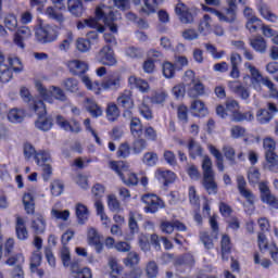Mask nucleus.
Listing matches in <instances>:
<instances>
[{"label":"nucleus","instance_id":"nucleus-1","mask_svg":"<svg viewBox=\"0 0 278 278\" xmlns=\"http://www.w3.org/2000/svg\"><path fill=\"white\" fill-rule=\"evenodd\" d=\"M117 13L115 14L112 8L108 5H100L96 9V18H87L84 21V23L87 27H91V29H97V31L103 34V31H105V27L99 23V21H102V23L109 27L110 31H112V34H118V26L116 23H114V21H117Z\"/></svg>","mask_w":278,"mask_h":278},{"label":"nucleus","instance_id":"nucleus-2","mask_svg":"<svg viewBox=\"0 0 278 278\" xmlns=\"http://www.w3.org/2000/svg\"><path fill=\"white\" fill-rule=\"evenodd\" d=\"M244 68H247L250 72V83L251 86L256 92H262V84L265 86V88L268 89L269 98L276 99L278 101V88L277 85L271 81L268 76L262 75L260 73V70L255 67L253 64L245 62Z\"/></svg>","mask_w":278,"mask_h":278},{"label":"nucleus","instance_id":"nucleus-3","mask_svg":"<svg viewBox=\"0 0 278 278\" xmlns=\"http://www.w3.org/2000/svg\"><path fill=\"white\" fill-rule=\"evenodd\" d=\"M30 109L38 116V119L35 122L36 129H39V131H50L53 127V118L51 116L45 117L47 114L45 102L42 100H33Z\"/></svg>","mask_w":278,"mask_h":278},{"label":"nucleus","instance_id":"nucleus-4","mask_svg":"<svg viewBox=\"0 0 278 278\" xmlns=\"http://www.w3.org/2000/svg\"><path fill=\"white\" fill-rule=\"evenodd\" d=\"M109 167L118 175L125 186H138V176L129 169V164L125 161H110Z\"/></svg>","mask_w":278,"mask_h":278},{"label":"nucleus","instance_id":"nucleus-5","mask_svg":"<svg viewBox=\"0 0 278 278\" xmlns=\"http://www.w3.org/2000/svg\"><path fill=\"white\" fill-rule=\"evenodd\" d=\"M202 172H203V187L208 194H216L218 186L214 180V169L212 168V159L204 155L202 160Z\"/></svg>","mask_w":278,"mask_h":278},{"label":"nucleus","instance_id":"nucleus-6","mask_svg":"<svg viewBox=\"0 0 278 278\" xmlns=\"http://www.w3.org/2000/svg\"><path fill=\"white\" fill-rule=\"evenodd\" d=\"M227 7L219 11L218 22L233 25L238 21V4L233 0H226Z\"/></svg>","mask_w":278,"mask_h":278},{"label":"nucleus","instance_id":"nucleus-7","mask_svg":"<svg viewBox=\"0 0 278 278\" xmlns=\"http://www.w3.org/2000/svg\"><path fill=\"white\" fill-rule=\"evenodd\" d=\"M36 88L40 97L43 99V101H47L48 103H53V97L58 101L66 100V94L64 93V90H62L61 88L52 87V90L49 91L40 83H36Z\"/></svg>","mask_w":278,"mask_h":278},{"label":"nucleus","instance_id":"nucleus-8","mask_svg":"<svg viewBox=\"0 0 278 278\" xmlns=\"http://www.w3.org/2000/svg\"><path fill=\"white\" fill-rule=\"evenodd\" d=\"M102 90L116 92L123 87V75L118 72L109 73L100 84Z\"/></svg>","mask_w":278,"mask_h":278},{"label":"nucleus","instance_id":"nucleus-9","mask_svg":"<svg viewBox=\"0 0 278 278\" xmlns=\"http://www.w3.org/2000/svg\"><path fill=\"white\" fill-rule=\"evenodd\" d=\"M39 42H54L60 36V28L58 26L45 25L36 31Z\"/></svg>","mask_w":278,"mask_h":278},{"label":"nucleus","instance_id":"nucleus-10","mask_svg":"<svg viewBox=\"0 0 278 278\" xmlns=\"http://www.w3.org/2000/svg\"><path fill=\"white\" fill-rule=\"evenodd\" d=\"M258 190L261 192V201L266 203L271 210H278V199L270 191L268 187V181L258 182Z\"/></svg>","mask_w":278,"mask_h":278},{"label":"nucleus","instance_id":"nucleus-11","mask_svg":"<svg viewBox=\"0 0 278 278\" xmlns=\"http://www.w3.org/2000/svg\"><path fill=\"white\" fill-rule=\"evenodd\" d=\"M141 201L146 204L144 212L147 214H155L157 210H162V207H164V201L153 193L143 194L141 197Z\"/></svg>","mask_w":278,"mask_h":278},{"label":"nucleus","instance_id":"nucleus-12","mask_svg":"<svg viewBox=\"0 0 278 278\" xmlns=\"http://www.w3.org/2000/svg\"><path fill=\"white\" fill-rule=\"evenodd\" d=\"M96 59L103 66H116V55L110 46H104L97 54Z\"/></svg>","mask_w":278,"mask_h":278},{"label":"nucleus","instance_id":"nucleus-13","mask_svg":"<svg viewBox=\"0 0 278 278\" xmlns=\"http://www.w3.org/2000/svg\"><path fill=\"white\" fill-rule=\"evenodd\" d=\"M117 105H119V108H124V110H126L124 112V116H130L131 115V111L134 108V97L131 93V90H124L123 92L119 93V96L117 97Z\"/></svg>","mask_w":278,"mask_h":278},{"label":"nucleus","instance_id":"nucleus-14","mask_svg":"<svg viewBox=\"0 0 278 278\" xmlns=\"http://www.w3.org/2000/svg\"><path fill=\"white\" fill-rule=\"evenodd\" d=\"M52 3H54L55 8L48 7L45 11L46 16L52 21H56L58 23H63L64 15H62L58 10H64V0H52Z\"/></svg>","mask_w":278,"mask_h":278},{"label":"nucleus","instance_id":"nucleus-15","mask_svg":"<svg viewBox=\"0 0 278 278\" xmlns=\"http://www.w3.org/2000/svg\"><path fill=\"white\" fill-rule=\"evenodd\" d=\"M237 188L239 190V194H241L250 205L255 204V194L247 188V180L242 176L237 177Z\"/></svg>","mask_w":278,"mask_h":278},{"label":"nucleus","instance_id":"nucleus-16","mask_svg":"<svg viewBox=\"0 0 278 278\" xmlns=\"http://www.w3.org/2000/svg\"><path fill=\"white\" fill-rule=\"evenodd\" d=\"M175 13L177 14L179 21L185 25H190L194 23V16L190 13V9L187 8L182 2H178L175 7Z\"/></svg>","mask_w":278,"mask_h":278},{"label":"nucleus","instance_id":"nucleus-17","mask_svg":"<svg viewBox=\"0 0 278 278\" xmlns=\"http://www.w3.org/2000/svg\"><path fill=\"white\" fill-rule=\"evenodd\" d=\"M228 88L231 90V92H235L237 97H240L243 101H249V98L251 97V90L249 88L244 87L241 83H238L236 80L228 81Z\"/></svg>","mask_w":278,"mask_h":278},{"label":"nucleus","instance_id":"nucleus-18","mask_svg":"<svg viewBox=\"0 0 278 278\" xmlns=\"http://www.w3.org/2000/svg\"><path fill=\"white\" fill-rule=\"evenodd\" d=\"M56 125H59L61 129H64V131H71V134H79V131H81V126L77 121L72 119V123H70L62 115L56 116Z\"/></svg>","mask_w":278,"mask_h":278},{"label":"nucleus","instance_id":"nucleus-19","mask_svg":"<svg viewBox=\"0 0 278 278\" xmlns=\"http://www.w3.org/2000/svg\"><path fill=\"white\" fill-rule=\"evenodd\" d=\"M87 240L90 247H94L97 253H101L103 251V243H101V236L99 231L94 228H89L87 232Z\"/></svg>","mask_w":278,"mask_h":278},{"label":"nucleus","instance_id":"nucleus-20","mask_svg":"<svg viewBox=\"0 0 278 278\" xmlns=\"http://www.w3.org/2000/svg\"><path fill=\"white\" fill-rule=\"evenodd\" d=\"M163 1L164 0H143L141 9L139 10L140 14H143L144 16H151V14H155L160 3Z\"/></svg>","mask_w":278,"mask_h":278},{"label":"nucleus","instance_id":"nucleus-21","mask_svg":"<svg viewBox=\"0 0 278 278\" xmlns=\"http://www.w3.org/2000/svg\"><path fill=\"white\" fill-rule=\"evenodd\" d=\"M27 38H31V29L27 26H22L14 35V43L20 47V49H25V42L23 41L27 40Z\"/></svg>","mask_w":278,"mask_h":278},{"label":"nucleus","instance_id":"nucleus-22","mask_svg":"<svg viewBox=\"0 0 278 278\" xmlns=\"http://www.w3.org/2000/svg\"><path fill=\"white\" fill-rule=\"evenodd\" d=\"M67 67L72 75H84L88 71V63L81 60H72L67 62Z\"/></svg>","mask_w":278,"mask_h":278},{"label":"nucleus","instance_id":"nucleus-23","mask_svg":"<svg viewBox=\"0 0 278 278\" xmlns=\"http://www.w3.org/2000/svg\"><path fill=\"white\" fill-rule=\"evenodd\" d=\"M155 177L159 181H162L164 186H168V184H173V181L177 179L175 172L168 169H157L155 172Z\"/></svg>","mask_w":278,"mask_h":278},{"label":"nucleus","instance_id":"nucleus-24","mask_svg":"<svg viewBox=\"0 0 278 278\" xmlns=\"http://www.w3.org/2000/svg\"><path fill=\"white\" fill-rule=\"evenodd\" d=\"M30 227L34 233L38 236L40 233H45V229H47V222L45 220V217L42 215L36 214L33 217Z\"/></svg>","mask_w":278,"mask_h":278},{"label":"nucleus","instance_id":"nucleus-25","mask_svg":"<svg viewBox=\"0 0 278 278\" xmlns=\"http://www.w3.org/2000/svg\"><path fill=\"white\" fill-rule=\"evenodd\" d=\"M76 218L79 225H86L88 218H90V211L88 206L83 203H77L75 206Z\"/></svg>","mask_w":278,"mask_h":278},{"label":"nucleus","instance_id":"nucleus-26","mask_svg":"<svg viewBox=\"0 0 278 278\" xmlns=\"http://www.w3.org/2000/svg\"><path fill=\"white\" fill-rule=\"evenodd\" d=\"M187 148L191 160H197V157L203 156V147L197 140L190 139Z\"/></svg>","mask_w":278,"mask_h":278},{"label":"nucleus","instance_id":"nucleus-27","mask_svg":"<svg viewBox=\"0 0 278 278\" xmlns=\"http://www.w3.org/2000/svg\"><path fill=\"white\" fill-rule=\"evenodd\" d=\"M128 84L131 88H138L140 92L147 93L149 90H151V87L149 86V83L144 79L138 78L136 76H130L128 78Z\"/></svg>","mask_w":278,"mask_h":278},{"label":"nucleus","instance_id":"nucleus-28","mask_svg":"<svg viewBox=\"0 0 278 278\" xmlns=\"http://www.w3.org/2000/svg\"><path fill=\"white\" fill-rule=\"evenodd\" d=\"M265 168L270 173H278V155L276 152H265Z\"/></svg>","mask_w":278,"mask_h":278},{"label":"nucleus","instance_id":"nucleus-29","mask_svg":"<svg viewBox=\"0 0 278 278\" xmlns=\"http://www.w3.org/2000/svg\"><path fill=\"white\" fill-rule=\"evenodd\" d=\"M250 46L257 53H266V51L268 50V43L266 42V39H264V37L262 36L250 39Z\"/></svg>","mask_w":278,"mask_h":278},{"label":"nucleus","instance_id":"nucleus-30","mask_svg":"<svg viewBox=\"0 0 278 278\" xmlns=\"http://www.w3.org/2000/svg\"><path fill=\"white\" fill-rule=\"evenodd\" d=\"M198 31L202 36H210L212 34V17L208 14H205L199 23Z\"/></svg>","mask_w":278,"mask_h":278},{"label":"nucleus","instance_id":"nucleus-31","mask_svg":"<svg viewBox=\"0 0 278 278\" xmlns=\"http://www.w3.org/2000/svg\"><path fill=\"white\" fill-rule=\"evenodd\" d=\"M31 192H34V189L30 190V192L25 193L23 197V204L26 214H34V212H36V202Z\"/></svg>","mask_w":278,"mask_h":278},{"label":"nucleus","instance_id":"nucleus-32","mask_svg":"<svg viewBox=\"0 0 278 278\" xmlns=\"http://www.w3.org/2000/svg\"><path fill=\"white\" fill-rule=\"evenodd\" d=\"M15 229L18 240H27L29 238V232L27 231V227H25V219H23V217H16Z\"/></svg>","mask_w":278,"mask_h":278},{"label":"nucleus","instance_id":"nucleus-33","mask_svg":"<svg viewBox=\"0 0 278 278\" xmlns=\"http://www.w3.org/2000/svg\"><path fill=\"white\" fill-rule=\"evenodd\" d=\"M257 10H258L261 16H263L265 18V21H268L269 23L278 22V15L275 14L268 5L260 4Z\"/></svg>","mask_w":278,"mask_h":278},{"label":"nucleus","instance_id":"nucleus-34","mask_svg":"<svg viewBox=\"0 0 278 278\" xmlns=\"http://www.w3.org/2000/svg\"><path fill=\"white\" fill-rule=\"evenodd\" d=\"M106 118L111 123L118 121V116H121V110H118V105L114 102H110L105 110Z\"/></svg>","mask_w":278,"mask_h":278},{"label":"nucleus","instance_id":"nucleus-35","mask_svg":"<svg viewBox=\"0 0 278 278\" xmlns=\"http://www.w3.org/2000/svg\"><path fill=\"white\" fill-rule=\"evenodd\" d=\"M8 121L10 123H23L25 121V110L23 109H11L8 113Z\"/></svg>","mask_w":278,"mask_h":278},{"label":"nucleus","instance_id":"nucleus-36","mask_svg":"<svg viewBox=\"0 0 278 278\" xmlns=\"http://www.w3.org/2000/svg\"><path fill=\"white\" fill-rule=\"evenodd\" d=\"M67 5L73 16H81L84 14V2L81 0H67Z\"/></svg>","mask_w":278,"mask_h":278},{"label":"nucleus","instance_id":"nucleus-37","mask_svg":"<svg viewBox=\"0 0 278 278\" xmlns=\"http://www.w3.org/2000/svg\"><path fill=\"white\" fill-rule=\"evenodd\" d=\"M50 216L54 220H63V223H66V220L71 218V211L68 210L61 211L58 207L53 206L51 208Z\"/></svg>","mask_w":278,"mask_h":278},{"label":"nucleus","instance_id":"nucleus-38","mask_svg":"<svg viewBox=\"0 0 278 278\" xmlns=\"http://www.w3.org/2000/svg\"><path fill=\"white\" fill-rule=\"evenodd\" d=\"M3 24L5 29H9V31H16V28L18 27V20L16 18V15L9 13L4 15Z\"/></svg>","mask_w":278,"mask_h":278},{"label":"nucleus","instance_id":"nucleus-39","mask_svg":"<svg viewBox=\"0 0 278 278\" xmlns=\"http://www.w3.org/2000/svg\"><path fill=\"white\" fill-rule=\"evenodd\" d=\"M72 273H75V278H92V271H90V268L85 267L83 269H79L78 263H73L71 265Z\"/></svg>","mask_w":278,"mask_h":278},{"label":"nucleus","instance_id":"nucleus-40","mask_svg":"<svg viewBox=\"0 0 278 278\" xmlns=\"http://www.w3.org/2000/svg\"><path fill=\"white\" fill-rule=\"evenodd\" d=\"M130 134L134 138L142 136V122L138 117H132L130 121Z\"/></svg>","mask_w":278,"mask_h":278},{"label":"nucleus","instance_id":"nucleus-41","mask_svg":"<svg viewBox=\"0 0 278 278\" xmlns=\"http://www.w3.org/2000/svg\"><path fill=\"white\" fill-rule=\"evenodd\" d=\"M35 162L38 166H45L51 162V154L47 150H39L35 154Z\"/></svg>","mask_w":278,"mask_h":278},{"label":"nucleus","instance_id":"nucleus-42","mask_svg":"<svg viewBox=\"0 0 278 278\" xmlns=\"http://www.w3.org/2000/svg\"><path fill=\"white\" fill-rule=\"evenodd\" d=\"M191 88L188 90L189 97L192 99H197L200 94H203L205 87H203V84L201 80H195L194 83H191Z\"/></svg>","mask_w":278,"mask_h":278},{"label":"nucleus","instance_id":"nucleus-43","mask_svg":"<svg viewBox=\"0 0 278 278\" xmlns=\"http://www.w3.org/2000/svg\"><path fill=\"white\" fill-rule=\"evenodd\" d=\"M263 25L264 23L260 17H253L247 21L245 27L250 34H255L258 29H262Z\"/></svg>","mask_w":278,"mask_h":278},{"label":"nucleus","instance_id":"nucleus-44","mask_svg":"<svg viewBox=\"0 0 278 278\" xmlns=\"http://www.w3.org/2000/svg\"><path fill=\"white\" fill-rule=\"evenodd\" d=\"M87 110L93 116V118H99V116H102L103 110H101V106L97 105V102H94L92 99H87Z\"/></svg>","mask_w":278,"mask_h":278},{"label":"nucleus","instance_id":"nucleus-45","mask_svg":"<svg viewBox=\"0 0 278 278\" xmlns=\"http://www.w3.org/2000/svg\"><path fill=\"white\" fill-rule=\"evenodd\" d=\"M222 258L223 260H229V257H227L226 255H229V253L231 252V239H229V236L224 235L222 237Z\"/></svg>","mask_w":278,"mask_h":278},{"label":"nucleus","instance_id":"nucleus-46","mask_svg":"<svg viewBox=\"0 0 278 278\" xmlns=\"http://www.w3.org/2000/svg\"><path fill=\"white\" fill-rule=\"evenodd\" d=\"M256 121L260 125H268L273 121V117L266 109H260L256 111Z\"/></svg>","mask_w":278,"mask_h":278},{"label":"nucleus","instance_id":"nucleus-47","mask_svg":"<svg viewBox=\"0 0 278 278\" xmlns=\"http://www.w3.org/2000/svg\"><path fill=\"white\" fill-rule=\"evenodd\" d=\"M109 266L111 268V278H121V275H123V267L118 265V262L115 258H110Z\"/></svg>","mask_w":278,"mask_h":278},{"label":"nucleus","instance_id":"nucleus-48","mask_svg":"<svg viewBox=\"0 0 278 278\" xmlns=\"http://www.w3.org/2000/svg\"><path fill=\"white\" fill-rule=\"evenodd\" d=\"M42 264V254L35 251L30 256V271L36 273L37 268Z\"/></svg>","mask_w":278,"mask_h":278},{"label":"nucleus","instance_id":"nucleus-49","mask_svg":"<svg viewBox=\"0 0 278 278\" xmlns=\"http://www.w3.org/2000/svg\"><path fill=\"white\" fill-rule=\"evenodd\" d=\"M262 177V174L260 173V169L256 167H250L248 170V180L249 184L252 186H255V184H260V179Z\"/></svg>","mask_w":278,"mask_h":278},{"label":"nucleus","instance_id":"nucleus-50","mask_svg":"<svg viewBox=\"0 0 278 278\" xmlns=\"http://www.w3.org/2000/svg\"><path fill=\"white\" fill-rule=\"evenodd\" d=\"M13 77L12 70L7 64L0 65V81L8 84Z\"/></svg>","mask_w":278,"mask_h":278},{"label":"nucleus","instance_id":"nucleus-51","mask_svg":"<svg viewBox=\"0 0 278 278\" xmlns=\"http://www.w3.org/2000/svg\"><path fill=\"white\" fill-rule=\"evenodd\" d=\"M138 110L146 121H153V111L144 101L139 104Z\"/></svg>","mask_w":278,"mask_h":278},{"label":"nucleus","instance_id":"nucleus-52","mask_svg":"<svg viewBox=\"0 0 278 278\" xmlns=\"http://www.w3.org/2000/svg\"><path fill=\"white\" fill-rule=\"evenodd\" d=\"M63 86L67 92H77L79 90V81L75 78L65 79Z\"/></svg>","mask_w":278,"mask_h":278},{"label":"nucleus","instance_id":"nucleus-53","mask_svg":"<svg viewBox=\"0 0 278 278\" xmlns=\"http://www.w3.org/2000/svg\"><path fill=\"white\" fill-rule=\"evenodd\" d=\"M61 260L65 268H68V266H73V264H76L75 262H71V250H68L66 245H63V248L61 249Z\"/></svg>","mask_w":278,"mask_h":278},{"label":"nucleus","instance_id":"nucleus-54","mask_svg":"<svg viewBox=\"0 0 278 278\" xmlns=\"http://www.w3.org/2000/svg\"><path fill=\"white\" fill-rule=\"evenodd\" d=\"M8 60L11 66V71H14V73H23V63L21 62L20 58L9 56Z\"/></svg>","mask_w":278,"mask_h":278},{"label":"nucleus","instance_id":"nucleus-55","mask_svg":"<svg viewBox=\"0 0 278 278\" xmlns=\"http://www.w3.org/2000/svg\"><path fill=\"white\" fill-rule=\"evenodd\" d=\"M140 214L137 212L129 213L128 227L132 233L138 232V222L136 218H139Z\"/></svg>","mask_w":278,"mask_h":278},{"label":"nucleus","instance_id":"nucleus-56","mask_svg":"<svg viewBox=\"0 0 278 278\" xmlns=\"http://www.w3.org/2000/svg\"><path fill=\"white\" fill-rule=\"evenodd\" d=\"M189 203H191L193 207H201V200L194 187H189Z\"/></svg>","mask_w":278,"mask_h":278},{"label":"nucleus","instance_id":"nucleus-57","mask_svg":"<svg viewBox=\"0 0 278 278\" xmlns=\"http://www.w3.org/2000/svg\"><path fill=\"white\" fill-rule=\"evenodd\" d=\"M74 36L72 31H67L65 39L59 45L60 51H68L71 49V45H73Z\"/></svg>","mask_w":278,"mask_h":278},{"label":"nucleus","instance_id":"nucleus-58","mask_svg":"<svg viewBox=\"0 0 278 278\" xmlns=\"http://www.w3.org/2000/svg\"><path fill=\"white\" fill-rule=\"evenodd\" d=\"M144 149H147V139L137 138L132 142V151H134V153H136V154L142 153V151H144Z\"/></svg>","mask_w":278,"mask_h":278},{"label":"nucleus","instance_id":"nucleus-59","mask_svg":"<svg viewBox=\"0 0 278 278\" xmlns=\"http://www.w3.org/2000/svg\"><path fill=\"white\" fill-rule=\"evenodd\" d=\"M166 99H168V93L166 91H159L152 96L151 103L162 105V103H165Z\"/></svg>","mask_w":278,"mask_h":278},{"label":"nucleus","instance_id":"nucleus-60","mask_svg":"<svg viewBox=\"0 0 278 278\" xmlns=\"http://www.w3.org/2000/svg\"><path fill=\"white\" fill-rule=\"evenodd\" d=\"M51 193L53 197H60L64 192V182L61 180H54L51 184Z\"/></svg>","mask_w":278,"mask_h":278},{"label":"nucleus","instance_id":"nucleus-61","mask_svg":"<svg viewBox=\"0 0 278 278\" xmlns=\"http://www.w3.org/2000/svg\"><path fill=\"white\" fill-rule=\"evenodd\" d=\"M157 153L155 152H147L143 155V164H147V166H155L157 164Z\"/></svg>","mask_w":278,"mask_h":278},{"label":"nucleus","instance_id":"nucleus-62","mask_svg":"<svg viewBox=\"0 0 278 278\" xmlns=\"http://www.w3.org/2000/svg\"><path fill=\"white\" fill-rule=\"evenodd\" d=\"M90 47H92L90 40L79 38L76 41V49H78L81 53H86L87 51H90Z\"/></svg>","mask_w":278,"mask_h":278},{"label":"nucleus","instance_id":"nucleus-63","mask_svg":"<svg viewBox=\"0 0 278 278\" xmlns=\"http://www.w3.org/2000/svg\"><path fill=\"white\" fill-rule=\"evenodd\" d=\"M131 153V147L129 146V143L124 142L122 144H119L118 149H117V157H129Z\"/></svg>","mask_w":278,"mask_h":278},{"label":"nucleus","instance_id":"nucleus-64","mask_svg":"<svg viewBox=\"0 0 278 278\" xmlns=\"http://www.w3.org/2000/svg\"><path fill=\"white\" fill-rule=\"evenodd\" d=\"M108 205L111 212H121V202H118L115 195L108 197Z\"/></svg>","mask_w":278,"mask_h":278}]
</instances>
